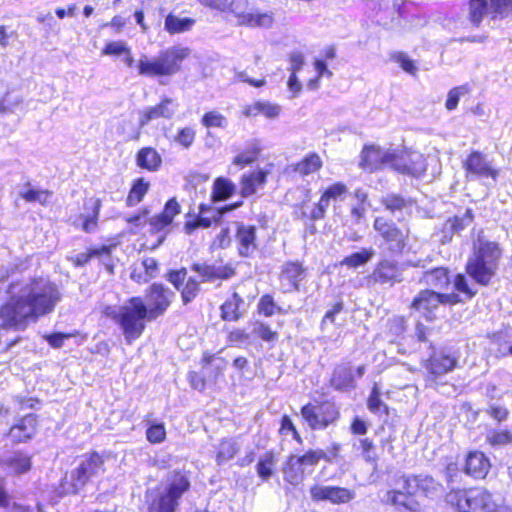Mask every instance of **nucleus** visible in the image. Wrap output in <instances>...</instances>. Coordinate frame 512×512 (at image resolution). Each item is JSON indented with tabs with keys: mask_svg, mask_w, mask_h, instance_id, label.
<instances>
[{
	"mask_svg": "<svg viewBox=\"0 0 512 512\" xmlns=\"http://www.w3.org/2000/svg\"><path fill=\"white\" fill-rule=\"evenodd\" d=\"M485 16L492 17L489 0H470L469 2V20L478 27Z\"/></svg>",
	"mask_w": 512,
	"mask_h": 512,
	"instance_id": "35",
	"label": "nucleus"
},
{
	"mask_svg": "<svg viewBox=\"0 0 512 512\" xmlns=\"http://www.w3.org/2000/svg\"><path fill=\"white\" fill-rule=\"evenodd\" d=\"M199 290V283L193 278H188L181 291L183 302L185 304L191 302L197 296Z\"/></svg>",
	"mask_w": 512,
	"mask_h": 512,
	"instance_id": "54",
	"label": "nucleus"
},
{
	"mask_svg": "<svg viewBox=\"0 0 512 512\" xmlns=\"http://www.w3.org/2000/svg\"><path fill=\"white\" fill-rule=\"evenodd\" d=\"M426 167V159L422 153L408 149L393 150L391 168L395 171L419 177L426 171Z\"/></svg>",
	"mask_w": 512,
	"mask_h": 512,
	"instance_id": "10",
	"label": "nucleus"
},
{
	"mask_svg": "<svg viewBox=\"0 0 512 512\" xmlns=\"http://www.w3.org/2000/svg\"><path fill=\"white\" fill-rule=\"evenodd\" d=\"M242 205V202H237L233 205H227L221 210H213L208 208L206 205L202 204L200 206V217L192 222H187L185 224V231L188 234H191L198 227L208 228L211 226L214 220L220 218L224 213L228 211H232Z\"/></svg>",
	"mask_w": 512,
	"mask_h": 512,
	"instance_id": "19",
	"label": "nucleus"
},
{
	"mask_svg": "<svg viewBox=\"0 0 512 512\" xmlns=\"http://www.w3.org/2000/svg\"><path fill=\"white\" fill-rule=\"evenodd\" d=\"M492 18L506 17L512 13V0H489Z\"/></svg>",
	"mask_w": 512,
	"mask_h": 512,
	"instance_id": "51",
	"label": "nucleus"
},
{
	"mask_svg": "<svg viewBox=\"0 0 512 512\" xmlns=\"http://www.w3.org/2000/svg\"><path fill=\"white\" fill-rule=\"evenodd\" d=\"M326 454L322 450H309L304 455H291L283 466L284 479L291 485L297 486L305 479L306 472L324 459Z\"/></svg>",
	"mask_w": 512,
	"mask_h": 512,
	"instance_id": "8",
	"label": "nucleus"
},
{
	"mask_svg": "<svg viewBox=\"0 0 512 512\" xmlns=\"http://www.w3.org/2000/svg\"><path fill=\"white\" fill-rule=\"evenodd\" d=\"M191 269L201 276L203 282H211L216 279H229L235 274L234 269L227 265L215 266L195 263L191 266Z\"/></svg>",
	"mask_w": 512,
	"mask_h": 512,
	"instance_id": "23",
	"label": "nucleus"
},
{
	"mask_svg": "<svg viewBox=\"0 0 512 512\" xmlns=\"http://www.w3.org/2000/svg\"><path fill=\"white\" fill-rule=\"evenodd\" d=\"M236 241L241 256H250L257 249L256 227L237 223Z\"/></svg>",
	"mask_w": 512,
	"mask_h": 512,
	"instance_id": "21",
	"label": "nucleus"
},
{
	"mask_svg": "<svg viewBox=\"0 0 512 512\" xmlns=\"http://www.w3.org/2000/svg\"><path fill=\"white\" fill-rule=\"evenodd\" d=\"M241 304H243V300L237 293H233L232 297L221 306L222 318L228 321L238 320L240 318L239 307Z\"/></svg>",
	"mask_w": 512,
	"mask_h": 512,
	"instance_id": "41",
	"label": "nucleus"
},
{
	"mask_svg": "<svg viewBox=\"0 0 512 512\" xmlns=\"http://www.w3.org/2000/svg\"><path fill=\"white\" fill-rule=\"evenodd\" d=\"M374 255L373 250L364 249L361 252H356L350 256L345 257L341 264L350 268H357L367 263Z\"/></svg>",
	"mask_w": 512,
	"mask_h": 512,
	"instance_id": "47",
	"label": "nucleus"
},
{
	"mask_svg": "<svg viewBox=\"0 0 512 512\" xmlns=\"http://www.w3.org/2000/svg\"><path fill=\"white\" fill-rule=\"evenodd\" d=\"M104 314L120 326L128 344L142 335L145 321H150L145 302L141 297H132L121 306H107Z\"/></svg>",
	"mask_w": 512,
	"mask_h": 512,
	"instance_id": "2",
	"label": "nucleus"
},
{
	"mask_svg": "<svg viewBox=\"0 0 512 512\" xmlns=\"http://www.w3.org/2000/svg\"><path fill=\"white\" fill-rule=\"evenodd\" d=\"M201 123L206 128H226L228 121L226 117L218 111H209L202 116Z\"/></svg>",
	"mask_w": 512,
	"mask_h": 512,
	"instance_id": "46",
	"label": "nucleus"
},
{
	"mask_svg": "<svg viewBox=\"0 0 512 512\" xmlns=\"http://www.w3.org/2000/svg\"><path fill=\"white\" fill-rule=\"evenodd\" d=\"M305 277V269L300 262H286L283 264L280 280L288 289H298V284Z\"/></svg>",
	"mask_w": 512,
	"mask_h": 512,
	"instance_id": "26",
	"label": "nucleus"
},
{
	"mask_svg": "<svg viewBox=\"0 0 512 512\" xmlns=\"http://www.w3.org/2000/svg\"><path fill=\"white\" fill-rule=\"evenodd\" d=\"M449 220L451 221V223L454 224L455 229L458 233L472 222L473 214L472 211L468 209L462 217L454 216L452 218H449Z\"/></svg>",
	"mask_w": 512,
	"mask_h": 512,
	"instance_id": "61",
	"label": "nucleus"
},
{
	"mask_svg": "<svg viewBox=\"0 0 512 512\" xmlns=\"http://www.w3.org/2000/svg\"><path fill=\"white\" fill-rule=\"evenodd\" d=\"M177 508L176 505L157 493L152 499L147 512H175Z\"/></svg>",
	"mask_w": 512,
	"mask_h": 512,
	"instance_id": "49",
	"label": "nucleus"
},
{
	"mask_svg": "<svg viewBox=\"0 0 512 512\" xmlns=\"http://www.w3.org/2000/svg\"><path fill=\"white\" fill-rule=\"evenodd\" d=\"M9 300L0 307V328L23 330L29 321L51 313L61 300V292L45 277L17 281L9 285Z\"/></svg>",
	"mask_w": 512,
	"mask_h": 512,
	"instance_id": "1",
	"label": "nucleus"
},
{
	"mask_svg": "<svg viewBox=\"0 0 512 512\" xmlns=\"http://www.w3.org/2000/svg\"><path fill=\"white\" fill-rule=\"evenodd\" d=\"M437 482L428 475L410 476L407 477L404 483V488L408 492H422L429 494L437 489Z\"/></svg>",
	"mask_w": 512,
	"mask_h": 512,
	"instance_id": "31",
	"label": "nucleus"
},
{
	"mask_svg": "<svg viewBox=\"0 0 512 512\" xmlns=\"http://www.w3.org/2000/svg\"><path fill=\"white\" fill-rule=\"evenodd\" d=\"M147 440L152 444L162 443L166 438L164 424H153L146 431Z\"/></svg>",
	"mask_w": 512,
	"mask_h": 512,
	"instance_id": "53",
	"label": "nucleus"
},
{
	"mask_svg": "<svg viewBox=\"0 0 512 512\" xmlns=\"http://www.w3.org/2000/svg\"><path fill=\"white\" fill-rule=\"evenodd\" d=\"M321 166L322 161L319 155L310 153L295 165L294 170L299 174L306 176L315 173L321 168Z\"/></svg>",
	"mask_w": 512,
	"mask_h": 512,
	"instance_id": "40",
	"label": "nucleus"
},
{
	"mask_svg": "<svg viewBox=\"0 0 512 512\" xmlns=\"http://www.w3.org/2000/svg\"><path fill=\"white\" fill-rule=\"evenodd\" d=\"M266 174L263 171H255L248 175H243L241 179L242 197H248L254 194L259 186L265 183Z\"/></svg>",
	"mask_w": 512,
	"mask_h": 512,
	"instance_id": "34",
	"label": "nucleus"
},
{
	"mask_svg": "<svg viewBox=\"0 0 512 512\" xmlns=\"http://www.w3.org/2000/svg\"><path fill=\"white\" fill-rule=\"evenodd\" d=\"M104 461L98 453H91L83 457L78 467L71 472L61 484L62 493L75 494L85 486L88 480L104 471Z\"/></svg>",
	"mask_w": 512,
	"mask_h": 512,
	"instance_id": "7",
	"label": "nucleus"
},
{
	"mask_svg": "<svg viewBox=\"0 0 512 512\" xmlns=\"http://www.w3.org/2000/svg\"><path fill=\"white\" fill-rule=\"evenodd\" d=\"M301 415L311 429L321 430L337 420L339 411L334 403L325 401L318 404L308 403L304 405L301 409Z\"/></svg>",
	"mask_w": 512,
	"mask_h": 512,
	"instance_id": "9",
	"label": "nucleus"
},
{
	"mask_svg": "<svg viewBox=\"0 0 512 512\" xmlns=\"http://www.w3.org/2000/svg\"><path fill=\"white\" fill-rule=\"evenodd\" d=\"M281 111L282 108L278 104L270 103L269 101H256L250 105H246L242 113L245 117L263 115L268 119H275L280 115Z\"/></svg>",
	"mask_w": 512,
	"mask_h": 512,
	"instance_id": "27",
	"label": "nucleus"
},
{
	"mask_svg": "<svg viewBox=\"0 0 512 512\" xmlns=\"http://www.w3.org/2000/svg\"><path fill=\"white\" fill-rule=\"evenodd\" d=\"M354 378L350 367L346 365L338 366L333 373L331 383L337 389H347L354 387Z\"/></svg>",
	"mask_w": 512,
	"mask_h": 512,
	"instance_id": "38",
	"label": "nucleus"
},
{
	"mask_svg": "<svg viewBox=\"0 0 512 512\" xmlns=\"http://www.w3.org/2000/svg\"><path fill=\"white\" fill-rule=\"evenodd\" d=\"M447 502L460 512H497L499 507L492 494L481 488L452 490Z\"/></svg>",
	"mask_w": 512,
	"mask_h": 512,
	"instance_id": "6",
	"label": "nucleus"
},
{
	"mask_svg": "<svg viewBox=\"0 0 512 512\" xmlns=\"http://www.w3.org/2000/svg\"><path fill=\"white\" fill-rule=\"evenodd\" d=\"M142 267L145 271V276L137 275L136 271L132 273V278L138 283H146L154 278L158 271V262L153 257H146L142 261Z\"/></svg>",
	"mask_w": 512,
	"mask_h": 512,
	"instance_id": "44",
	"label": "nucleus"
},
{
	"mask_svg": "<svg viewBox=\"0 0 512 512\" xmlns=\"http://www.w3.org/2000/svg\"><path fill=\"white\" fill-rule=\"evenodd\" d=\"M463 167L467 173L478 177H490L494 181L497 180L499 171L493 168L486 156L479 151H473L468 155L463 163Z\"/></svg>",
	"mask_w": 512,
	"mask_h": 512,
	"instance_id": "18",
	"label": "nucleus"
},
{
	"mask_svg": "<svg viewBox=\"0 0 512 512\" xmlns=\"http://www.w3.org/2000/svg\"><path fill=\"white\" fill-rule=\"evenodd\" d=\"M239 451L238 444L232 439L221 441L216 455V461L219 465L231 460Z\"/></svg>",
	"mask_w": 512,
	"mask_h": 512,
	"instance_id": "42",
	"label": "nucleus"
},
{
	"mask_svg": "<svg viewBox=\"0 0 512 512\" xmlns=\"http://www.w3.org/2000/svg\"><path fill=\"white\" fill-rule=\"evenodd\" d=\"M174 293L162 284H152L146 292V311L149 320H155L161 316L170 306Z\"/></svg>",
	"mask_w": 512,
	"mask_h": 512,
	"instance_id": "13",
	"label": "nucleus"
},
{
	"mask_svg": "<svg viewBox=\"0 0 512 512\" xmlns=\"http://www.w3.org/2000/svg\"><path fill=\"white\" fill-rule=\"evenodd\" d=\"M4 464L10 473L17 475L27 472L31 468V459L22 453H15L6 459Z\"/></svg>",
	"mask_w": 512,
	"mask_h": 512,
	"instance_id": "39",
	"label": "nucleus"
},
{
	"mask_svg": "<svg viewBox=\"0 0 512 512\" xmlns=\"http://www.w3.org/2000/svg\"><path fill=\"white\" fill-rule=\"evenodd\" d=\"M422 280L426 285L438 289H443L450 283L448 270L444 267H437L425 272Z\"/></svg>",
	"mask_w": 512,
	"mask_h": 512,
	"instance_id": "36",
	"label": "nucleus"
},
{
	"mask_svg": "<svg viewBox=\"0 0 512 512\" xmlns=\"http://www.w3.org/2000/svg\"><path fill=\"white\" fill-rule=\"evenodd\" d=\"M488 442L493 446H501L512 443V433L508 430L494 431L487 437Z\"/></svg>",
	"mask_w": 512,
	"mask_h": 512,
	"instance_id": "56",
	"label": "nucleus"
},
{
	"mask_svg": "<svg viewBox=\"0 0 512 512\" xmlns=\"http://www.w3.org/2000/svg\"><path fill=\"white\" fill-rule=\"evenodd\" d=\"M179 213L180 205L174 198H172L166 203L163 212L159 215L154 216L151 219V226L155 230H162L163 228L171 224L174 216H176Z\"/></svg>",
	"mask_w": 512,
	"mask_h": 512,
	"instance_id": "32",
	"label": "nucleus"
},
{
	"mask_svg": "<svg viewBox=\"0 0 512 512\" xmlns=\"http://www.w3.org/2000/svg\"><path fill=\"white\" fill-rule=\"evenodd\" d=\"M310 496L314 501L345 504L355 498V491L345 487L315 484L310 488Z\"/></svg>",
	"mask_w": 512,
	"mask_h": 512,
	"instance_id": "16",
	"label": "nucleus"
},
{
	"mask_svg": "<svg viewBox=\"0 0 512 512\" xmlns=\"http://www.w3.org/2000/svg\"><path fill=\"white\" fill-rule=\"evenodd\" d=\"M136 165L149 172H156L162 165V157L152 147L141 148L135 157Z\"/></svg>",
	"mask_w": 512,
	"mask_h": 512,
	"instance_id": "28",
	"label": "nucleus"
},
{
	"mask_svg": "<svg viewBox=\"0 0 512 512\" xmlns=\"http://www.w3.org/2000/svg\"><path fill=\"white\" fill-rule=\"evenodd\" d=\"M206 8L228 13L238 24L252 28H271L275 17L273 11H250L248 0H198Z\"/></svg>",
	"mask_w": 512,
	"mask_h": 512,
	"instance_id": "3",
	"label": "nucleus"
},
{
	"mask_svg": "<svg viewBox=\"0 0 512 512\" xmlns=\"http://www.w3.org/2000/svg\"><path fill=\"white\" fill-rule=\"evenodd\" d=\"M275 308L276 305L270 295L262 296L259 303V311L261 313H263L265 316H271L274 314Z\"/></svg>",
	"mask_w": 512,
	"mask_h": 512,
	"instance_id": "64",
	"label": "nucleus"
},
{
	"mask_svg": "<svg viewBox=\"0 0 512 512\" xmlns=\"http://www.w3.org/2000/svg\"><path fill=\"white\" fill-rule=\"evenodd\" d=\"M457 364V359L450 355H433L427 362L426 368L430 374L440 376L452 371Z\"/></svg>",
	"mask_w": 512,
	"mask_h": 512,
	"instance_id": "30",
	"label": "nucleus"
},
{
	"mask_svg": "<svg viewBox=\"0 0 512 512\" xmlns=\"http://www.w3.org/2000/svg\"><path fill=\"white\" fill-rule=\"evenodd\" d=\"M110 246H101L99 248L90 249L87 252L79 253L69 260L77 267L84 266L87 264L91 258L98 257L108 268L109 271H112V266L108 263L110 261Z\"/></svg>",
	"mask_w": 512,
	"mask_h": 512,
	"instance_id": "29",
	"label": "nucleus"
},
{
	"mask_svg": "<svg viewBox=\"0 0 512 512\" xmlns=\"http://www.w3.org/2000/svg\"><path fill=\"white\" fill-rule=\"evenodd\" d=\"M280 432L282 434H287L289 432H292L293 438L295 440H297L298 442H301V437H300L298 431L296 430V428H295L292 420L290 419V417L287 416V415L282 417Z\"/></svg>",
	"mask_w": 512,
	"mask_h": 512,
	"instance_id": "63",
	"label": "nucleus"
},
{
	"mask_svg": "<svg viewBox=\"0 0 512 512\" xmlns=\"http://www.w3.org/2000/svg\"><path fill=\"white\" fill-rule=\"evenodd\" d=\"M459 301V295L455 293L439 294L432 290H423L413 300L411 307L421 312L427 320L432 321L435 318L433 312L440 304H455Z\"/></svg>",
	"mask_w": 512,
	"mask_h": 512,
	"instance_id": "11",
	"label": "nucleus"
},
{
	"mask_svg": "<svg viewBox=\"0 0 512 512\" xmlns=\"http://www.w3.org/2000/svg\"><path fill=\"white\" fill-rule=\"evenodd\" d=\"M388 326H389V331L393 335L398 336V335H401L405 331L406 320L402 316H394L389 320Z\"/></svg>",
	"mask_w": 512,
	"mask_h": 512,
	"instance_id": "62",
	"label": "nucleus"
},
{
	"mask_svg": "<svg viewBox=\"0 0 512 512\" xmlns=\"http://www.w3.org/2000/svg\"><path fill=\"white\" fill-rule=\"evenodd\" d=\"M26 188V190L20 192V196L27 202H38L40 204L48 202L51 195L49 191L34 189L30 184H27Z\"/></svg>",
	"mask_w": 512,
	"mask_h": 512,
	"instance_id": "48",
	"label": "nucleus"
},
{
	"mask_svg": "<svg viewBox=\"0 0 512 512\" xmlns=\"http://www.w3.org/2000/svg\"><path fill=\"white\" fill-rule=\"evenodd\" d=\"M236 190V186L228 179L219 177L214 181L212 200L214 202L223 201L231 197Z\"/></svg>",
	"mask_w": 512,
	"mask_h": 512,
	"instance_id": "37",
	"label": "nucleus"
},
{
	"mask_svg": "<svg viewBox=\"0 0 512 512\" xmlns=\"http://www.w3.org/2000/svg\"><path fill=\"white\" fill-rule=\"evenodd\" d=\"M190 486L188 473L174 470L166 476L158 493L178 507L180 499L189 491Z\"/></svg>",
	"mask_w": 512,
	"mask_h": 512,
	"instance_id": "12",
	"label": "nucleus"
},
{
	"mask_svg": "<svg viewBox=\"0 0 512 512\" xmlns=\"http://www.w3.org/2000/svg\"><path fill=\"white\" fill-rule=\"evenodd\" d=\"M386 501L392 504L398 512H420L421 505L415 498L414 492L403 490L389 491L386 494Z\"/></svg>",
	"mask_w": 512,
	"mask_h": 512,
	"instance_id": "20",
	"label": "nucleus"
},
{
	"mask_svg": "<svg viewBox=\"0 0 512 512\" xmlns=\"http://www.w3.org/2000/svg\"><path fill=\"white\" fill-rule=\"evenodd\" d=\"M36 431V417L33 414L24 416L8 432V437L14 443L25 442L33 437Z\"/></svg>",
	"mask_w": 512,
	"mask_h": 512,
	"instance_id": "22",
	"label": "nucleus"
},
{
	"mask_svg": "<svg viewBox=\"0 0 512 512\" xmlns=\"http://www.w3.org/2000/svg\"><path fill=\"white\" fill-rule=\"evenodd\" d=\"M475 249L474 257L467 263V272L476 282L486 285L494 275L501 249L498 243L481 238Z\"/></svg>",
	"mask_w": 512,
	"mask_h": 512,
	"instance_id": "5",
	"label": "nucleus"
},
{
	"mask_svg": "<svg viewBox=\"0 0 512 512\" xmlns=\"http://www.w3.org/2000/svg\"><path fill=\"white\" fill-rule=\"evenodd\" d=\"M468 92L465 86H458L451 89L447 95V100L445 103V107L447 110L452 111L456 109L459 99L462 95Z\"/></svg>",
	"mask_w": 512,
	"mask_h": 512,
	"instance_id": "55",
	"label": "nucleus"
},
{
	"mask_svg": "<svg viewBox=\"0 0 512 512\" xmlns=\"http://www.w3.org/2000/svg\"><path fill=\"white\" fill-rule=\"evenodd\" d=\"M359 447L362 451L363 457L368 462H375L376 461V454L374 452V445L371 440L368 438L360 439L359 440Z\"/></svg>",
	"mask_w": 512,
	"mask_h": 512,
	"instance_id": "60",
	"label": "nucleus"
},
{
	"mask_svg": "<svg viewBox=\"0 0 512 512\" xmlns=\"http://www.w3.org/2000/svg\"><path fill=\"white\" fill-rule=\"evenodd\" d=\"M149 186V183L145 182L143 178L137 179L127 197V205L134 206L138 204L148 192Z\"/></svg>",
	"mask_w": 512,
	"mask_h": 512,
	"instance_id": "43",
	"label": "nucleus"
},
{
	"mask_svg": "<svg viewBox=\"0 0 512 512\" xmlns=\"http://www.w3.org/2000/svg\"><path fill=\"white\" fill-rule=\"evenodd\" d=\"M392 157L393 150L383 149L375 145L366 146L362 151L360 164L362 168L373 172L387 166L391 167Z\"/></svg>",
	"mask_w": 512,
	"mask_h": 512,
	"instance_id": "17",
	"label": "nucleus"
},
{
	"mask_svg": "<svg viewBox=\"0 0 512 512\" xmlns=\"http://www.w3.org/2000/svg\"><path fill=\"white\" fill-rule=\"evenodd\" d=\"M382 204L386 207L387 210L395 212L397 210H402L410 206L411 201L404 199L399 195L390 194L382 199Z\"/></svg>",
	"mask_w": 512,
	"mask_h": 512,
	"instance_id": "50",
	"label": "nucleus"
},
{
	"mask_svg": "<svg viewBox=\"0 0 512 512\" xmlns=\"http://www.w3.org/2000/svg\"><path fill=\"white\" fill-rule=\"evenodd\" d=\"M373 226L384 239L391 253L399 254L403 251L408 238V231H402L383 217H377Z\"/></svg>",
	"mask_w": 512,
	"mask_h": 512,
	"instance_id": "14",
	"label": "nucleus"
},
{
	"mask_svg": "<svg viewBox=\"0 0 512 512\" xmlns=\"http://www.w3.org/2000/svg\"><path fill=\"white\" fill-rule=\"evenodd\" d=\"M490 468L488 458L478 451L470 452L466 457L465 472L475 479H483Z\"/></svg>",
	"mask_w": 512,
	"mask_h": 512,
	"instance_id": "24",
	"label": "nucleus"
},
{
	"mask_svg": "<svg viewBox=\"0 0 512 512\" xmlns=\"http://www.w3.org/2000/svg\"><path fill=\"white\" fill-rule=\"evenodd\" d=\"M195 19L189 17H179L172 13L168 14L164 21V29L169 34H180L190 31L195 25Z\"/></svg>",
	"mask_w": 512,
	"mask_h": 512,
	"instance_id": "33",
	"label": "nucleus"
},
{
	"mask_svg": "<svg viewBox=\"0 0 512 512\" xmlns=\"http://www.w3.org/2000/svg\"><path fill=\"white\" fill-rule=\"evenodd\" d=\"M372 278L380 284H393L401 281V272L396 262L383 260L375 268Z\"/></svg>",
	"mask_w": 512,
	"mask_h": 512,
	"instance_id": "25",
	"label": "nucleus"
},
{
	"mask_svg": "<svg viewBox=\"0 0 512 512\" xmlns=\"http://www.w3.org/2000/svg\"><path fill=\"white\" fill-rule=\"evenodd\" d=\"M100 207H101V200L100 199H96L94 201L93 215L87 217L85 219V221L83 222L82 229L85 232L90 233V232L95 230L96 225H97V218H98Z\"/></svg>",
	"mask_w": 512,
	"mask_h": 512,
	"instance_id": "59",
	"label": "nucleus"
},
{
	"mask_svg": "<svg viewBox=\"0 0 512 512\" xmlns=\"http://www.w3.org/2000/svg\"><path fill=\"white\" fill-rule=\"evenodd\" d=\"M129 51V47L123 41L109 42L102 50L103 55L119 56Z\"/></svg>",
	"mask_w": 512,
	"mask_h": 512,
	"instance_id": "58",
	"label": "nucleus"
},
{
	"mask_svg": "<svg viewBox=\"0 0 512 512\" xmlns=\"http://www.w3.org/2000/svg\"><path fill=\"white\" fill-rule=\"evenodd\" d=\"M189 55L190 49L181 46H172L154 58L144 55L138 61V73L147 77L173 76L180 71L182 61Z\"/></svg>",
	"mask_w": 512,
	"mask_h": 512,
	"instance_id": "4",
	"label": "nucleus"
},
{
	"mask_svg": "<svg viewBox=\"0 0 512 512\" xmlns=\"http://www.w3.org/2000/svg\"><path fill=\"white\" fill-rule=\"evenodd\" d=\"M179 104L170 97H163L161 101L153 106L144 108L139 113V127L143 128L153 121L159 119L171 120L178 111Z\"/></svg>",
	"mask_w": 512,
	"mask_h": 512,
	"instance_id": "15",
	"label": "nucleus"
},
{
	"mask_svg": "<svg viewBox=\"0 0 512 512\" xmlns=\"http://www.w3.org/2000/svg\"><path fill=\"white\" fill-rule=\"evenodd\" d=\"M274 455L269 452L258 462L257 473L262 479H268L273 473Z\"/></svg>",
	"mask_w": 512,
	"mask_h": 512,
	"instance_id": "52",
	"label": "nucleus"
},
{
	"mask_svg": "<svg viewBox=\"0 0 512 512\" xmlns=\"http://www.w3.org/2000/svg\"><path fill=\"white\" fill-rule=\"evenodd\" d=\"M368 409L378 415H388V407L380 398V391L378 386L375 384L372 388L370 396L367 400Z\"/></svg>",
	"mask_w": 512,
	"mask_h": 512,
	"instance_id": "45",
	"label": "nucleus"
},
{
	"mask_svg": "<svg viewBox=\"0 0 512 512\" xmlns=\"http://www.w3.org/2000/svg\"><path fill=\"white\" fill-rule=\"evenodd\" d=\"M195 134L196 133L193 128L185 127L178 132L177 136L175 137V140L184 148H189L194 142Z\"/></svg>",
	"mask_w": 512,
	"mask_h": 512,
	"instance_id": "57",
	"label": "nucleus"
}]
</instances>
